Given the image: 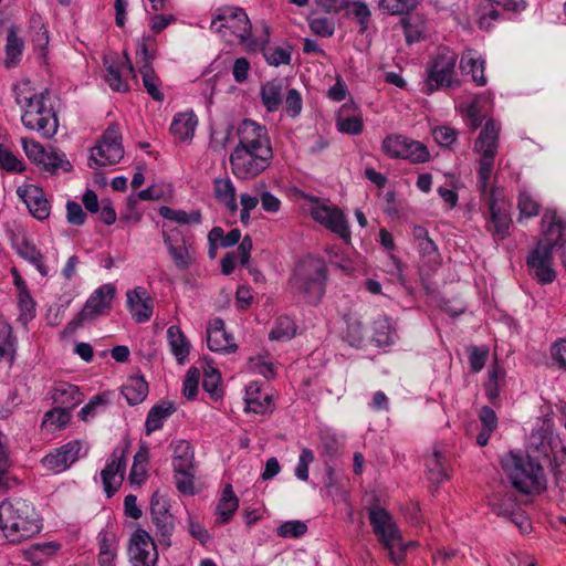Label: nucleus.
<instances>
[{
    "mask_svg": "<svg viewBox=\"0 0 566 566\" xmlns=\"http://www.w3.org/2000/svg\"><path fill=\"white\" fill-rule=\"evenodd\" d=\"M15 102L21 107V122L30 130L38 132L45 138L53 137L59 127V119L44 92L36 93L29 82L20 83L13 88Z\"/></svg>",
    "mask_w": 566,
    "mask_h": 566,
    "instance_id": "1",
    "label": "nucleus"
},
{
    "mask_svg": "<svg viewBox=\"0 0 566 566\" xmlns=\"http://www.w3.org/2000/svg\"><path fill=\"white\" fill-rule=\"evenodd\" d=\"M41 518L34 506L23 499H8L0 504V528L12 543L40 533Z\"/></svg>",
    "mask_w": 566,
    "mask_h": 566,
    "instance_id": "2",
    "label": "nucleus"
},
{
    "mask_svg": "<svg viewBox=\"0 0 566 566\" xmlns=\"http://www.w3.org/2000/svg\"><path fill=\"white\" fill-rule=\"evenodd\" d=\"M327 266L323 259L307 255L295 266L290 279L292 290L310 305H316L325 294Z\"/></svg>",
    "mask_w": 566,
    "mask_h": 566,
    "instance_id": "3",
    "label": "nucleus"
},
{
    "mask_svg": "<svg viewBox=\"0 0 566 566\" xmlns=\"http://www.w3.org/2000/svg\"><path fill=\"white\" fill-rule=\"evenodd\" d=\"M368 518L374 534L387 551L390 560L400 566L405 563L407 549L415 542H405L392 516L384 507L374 505L368 510Z\"/></svg>",
    "mask_w": 566,
    "mask_h": 566,
    "instance_id": "4",
    "label": "nucleus"
},
{
    "mask_svg": "<svg viewBox=\"0 0 566 566\" xmlns=\"http://www.w3.org/2000/svg\"><path fill=\"white\" fill-rule=\"evenodd\" d=\"M501 464L513 488L518 492L534 494L545 489L546 480L541 462L527 455L510 452L502 458Z\"/></svg>",
    "mask_w": 566,
    "mask_h": 566,
    "instance_id": "5",
    "label": "nucleus"
},
{
    "mask_svg": "<svg viewBox=\"0 0 566 566\" xmlns=\"http://www.w3.org/2000/svg\"><path fill=\"white\" fill-rule=\"evenodd\" d=\"M500 129V125L494 119H489L474 144V150L481 154L478 169V188L484 197L490 192L488 191V184L497 154Z\"/></svg>",
    "mask_w": 566,
    "mask_h": 566,
    "instance_id": "6",
    "label": "nucleus"
},
{
    "mask_svg": "<svg viewBox=\"0 0 566 566\" xmlns=\"http://www.w3.org/2000/svg\"><path fill=\"white\" fill-rule=\"evenodd\" d=\"M457 56L450 51H441L432 57L428 67V76L422 87L424 94H432L441 87L457 86L453 81Z\"/></svg>",
    "mask_w": 566,
    "mask_h": 566,
    "instance_id": "7",
    "label": "nucleus"
},
{
    "mask_svg": "<svg viewBox=\"0 0 566 566\" xmlns=\"http://www.w3.org/2000/svg\"><path fill=\"white\" fill-rule=\"evenodd\" d=\"M124 156L122 136L115 125H111L92 148L88 159L91 168L117 164Z\"/></svg>",
    "mask_w": 566,
    "mask_h": 566,
    "instance_id": "8",
    "label": "nucleus"
},
{
    "mask_svg": "<svg viewBox=\"0 0 566 566\" xmlns=\"http://www.w3.org/2000/svg\"><path fill=\"white\" fill-rule=\"evenodd\" d=\"M272 158L273 153L234 148L230 155L231 170L239 179H252L270 166Z\"/></svg>",
    "mask_w": 566,
    "mask_h": 566,
    "instance_id": "9",
    "label": "nucleus"
},
{
    "mask_svg": "<svg viewBox=\"0 0 566 566\" xmlns=\"http://www.w3.org/2000/svg\"><path fill=\"white\" fill-rule=\"evenodd\" d=\"M214 27L217 31H221L222 28L229 29L242 45L249 41V34L252 32V23L248 14L238 7L218 8L211 21V28Z\"/></svg>",
    "mask_w": 566,
    "mask_h": 566,
    "instance_id": "10",
    "label": "nucleus"
},
{
    "mask_svg": "<svg viewBox=\"0 0 566 566\" xmlns=\"http://www.w3.org/2000/svg\"><path fill=\"white\" fill-rule=\"evenodd\" d=\"M129 441L125 440L120 448H116L113 451L111 460L101 472L104 491L106 492L107 497H112L115 494L122 481L124 480L126 470V455L129 451Z\"/></svg>",
    "mask_w": 566,
    "mask_h": 566,
    "instance_id": "11",
    "label": "nucleus"
},
{
    "mask_svg": "<svg viewBox=\"0 0 566 566\" xmlns=\"http://www.w3.org/2000/svg\"><path fill=\"white\" fill-rule=\"evenodd\" d=\"M537 243L554 250L566 244V217L558 214L555 209H545L542 217L541 239Z\"/></svg>",
    "mask_w": 566,
    "mask_h": 566,
    "instance_id": "12",
    "label": "nucleus"
},
{
    "mask_svg": "<svg viewBox=\"0 0 566 566\" xmlns=\"http://www.w3.org/2000/svg\"><path fill=\"white\" fill-rule=\"evenodd\" d=\"M239 143L234 148L273 153L265 126L252 119H243L238 127Z\"/></svg>",
    "mask_w": 566,
    "mask_h": 566,
    "instance_id": "13",
    "label": "nucleus"
},
{
    "mask_svg": "<svg viewBox=\"0 0 566 566\" xmlns=\"http://www.w3.org/2000/svg\"><path fill=\"white\" fill-rule=\"evenodd\" d=\"M554 442L553 422L548 419H542L530 434L526 455L537 462L542 459H548Z\"/></svg>",
    "mask_w": 566,
    "mask_h": 566,
    "instance_id": "14",
    "label": "nucleus"
},
{
    "mask_svg": "<svg viewBox=\"0 0 566 566\" xmlns=\"http://www.w3.org/2000/svg\"><path fill=\"white\" fill-rule=\"evenodd\" d=\"M129 554L133 566H157V547L154 538L145 530L138 528L132 535Z\"/></svg>",
    "mask_w": 566,
    "mask_h": 566,
    "instance_id": "15",
    "label": "nucleus"
},
{
    "mask_svg": "<svg viewBox=\"0 0 566 566\" xmlns=\"http://www.w3.org/2000/svg\"><path fill=\"white\" fill-rule=\"evenodd\" d=\"M526 265L530 270V273L541 284H551L556 279V272L553 268V250L543 247V244L537 243L536 247L528 253L526 258Z\"/></svg>",
    "mask_w": 566,
    "mask_h": 566,
    "instance_id": "16",
    "label": "nucleus"
},
{
    "mask_svg": "<svg viewBox=\"0 0 566 566\" xmlns=\"http://www.w3.org/2000/svg\"><path fill=\"white\" fill-rule=\"evenodd\" d=\"M488 206L486 230L493 235L494 240H504L509 235L512 223L507 210L497 203L496 190L492 188L484 197Z\"/></svg>",
    "mask_w": 566,
    "mask_h": 566,
    "instance_id": "17",
    "label": "nucleus"
},
{
    "mask_svg": "<svg viewBox=\"0 0 566 566\" xmlns=\"http://www.w3.org/2000/svg\"><path fill=\"white\" fill-rule=\"evenodd\" d=\"M80 451L81 442L73 440L48 453L42 458L41 463L48 471L61 473L78 459Z\"/></svg>",
    "mask_w": 566,
    "mask_h": 566,
    "instance_id": "18",
    "label": "nucleus"
},
{
    "mask_svg": "<svg viewBox=\"0 0 566 566\" xmlns=\"http://www.w3.org/2000/svg\"><path fill=\"white\" fill-rule=\"evenodd\" d=\"M311 214L315 221L337 233L345 241L350 240L346 218L339 209L318 206L312 209Z\"/></svg>",
    "mask_w": 566,
    "mask_h": 566,
    "instance_id": "19",
    "label": "nucleus"
},
{
    "mask_svg": "<svg viewBox=\"0 0 566 566\" xmlns=\"http://www.w3.org/2000/svg\"><path fill=\"white\" fill-rule=\"evenodd\" d=\"M17 193L34 218L41 221L49 218L51 206L42 188L35 185H27L19 187Z\"/></svg>",
    "mask_w": 566,
    "mask_h": 566,
    "instance_id": "20",
    "label": "nucleus"
},
{
    "mask_svg": "<svg viewBox=\"0 0 566 566\" xmlns=\"http://www.w3.org/2000/svg\"><path fill=\"white\" fill-rule=\"evenodd\" d=\"M115 295V287L105 284L95 290L87 298L82 308V316L88 317L91 321L98 316L106 315L112 308V301Z\"/></svg>",
    "mask_w": 566,
    "mask_h": 566,
    "instance_id": "21",
    "label": "nucleus"
},
{
    "mask_svg": "<svg viewBox=\"0 0 566 566\" xmlns=\"http://www.w3.org/2000/svg\"><path fill=\"white\" fill-rule=\"evenodd\" d=\"M207 345L211 352L233 353L237 344L231 334L227 333L223 319L217 317L207 327Z\"/></svg>",
    "mask_w": 566,
    "mask_h": 566,
    "instance_id": "22",
    "label": "nucleus"
},
{
    "mask_svg": "<svg viewBox=\"0 0 566 566\" xmlns=\"http://www.w3.org/2000/svg\"><path fill=\"white\" fill-rule=\"evenodd\" d=\"M175 483L177 490L186 495L195 494V464L193 455L172 458Z\"/></svg>",
    "mask_w": 566,
    "mask_h": 566,
    "instance_id": "23",
    "label": "nucleus"
},
{
    "mask_svg": "<svg viewBox=\"0 0 566 566\" xmlns=\"http://www.w3.org/2000/svg\"><path fill=\"white\" fill-rule=\"evenodd\" d=\"M127 305L137 323L148 322L153 315V300L144 287H136L126 294Z\"/></svg>",
    "mask_w": 566,
    "mask_h": 566,
    "instance_id": "24",
    "label": "nucleus"
},
{
    "mask_svg": "<svg viewBox=\"0 0 566 566\" xmlns=\"http://www.w3.org/2000/svg\"><path fill=\"white\" fill-rule=\"evenodd\" d=\"M489 505L497 515L509 516L518 509L516 496L506 485L495 490L489 499Z\"/></svg>",
    "mask_w": 566,
    "mask_h": 566,
    "instance_id": "25",
    "label": "nucleus"
},
{
    "mask_svg": "<svg viewBox=\"0 0 566 566\" xmlns=\"http://www.w3.org/2000/svg\"><path fill=\"white\" fill-rule=\"evenodd\" d=\"M283 90L284 83L283 80L280 78L262 84L260 88L261 102L269 113L276 112L282 105Z\"/></svg>",
    "mask_w": 566,
    "mask_h": 566,
    "instance_id": "26",
    "label": "nucleus"
},
{
    "mask_svg": "<svg viewBox=\"0 0 566 566\" xmlns=\"http://www.w3.org/2000/svg\"><path fill=\"white\" fill-rule=\"evenodd\" d=\"M197 123V117L192 112L181 113L175 116L170 132L179 142H186L193 137Z\"/></svg>",
    "mask_w": 566,
    "mask_h": 566,
    "instance_id": "27",
    "label": "nucleus"
},
{
    "mask_svg": "<svg viewBox=\"0 0 566 566\" xmlns=\"http://www.w3.org/2000/svg\"><path fill=\"white\" fill-rule=\"evenodd\" d=\"M271 396L269 394H262L256 382H251L245 388V403L247 410L263 415L270 407Z\"/></svg>",
    "mask_w": 566,
    "mask_h": 566,
    "instance_id": "28",
    "label": "nucleus"
},
{
    "mask_svg": "<svg viewBox=\"0 0 566 566\" xmlns=\"http://www.w3.org/2000/svg\"><path fill=\"white\" fill-rule=\"evenodd\" d=\"M213 193L216 199L223 203L229 211L238 210L235 188L230 178H216L213 181Z\"/></svg>",
    "mask_w": 566,
    "mask_h": 566,
    "instance_id": "29",
    "label": "nucleus"
},
{
    "mask_svg": "<svg viewBox=\"0 0 566 566\" xmlns=\"http://www.w3.org/2000/svg\"><path fill=\"white\" fill-rule=\"evenodd\" d=\"M122 394L130 406L143 402L148 395V384L143 376L130 377L122 387Z\"/></svg>",
    "mask_w": 566,
    "mask_h": 566,
    "instance_id": "30",
    "label": "nucleus"
},
{
    "mask_svg": "<svg viewBox=\"0 0 566 566\" xmlns=\"http://www.w3.org/2000/svg\"><path fill=\"white\" fill-rule=\"evenodd\" d=\"M343 11L348 18H354L359 25V33L367 31L371 19V11L365 1L345 0Z\"/></svg>",
    "mask_w": 566,
    "mask_h": 566,
    "instance_id": "31",
    "label": "nucleus"
},
{
    "mask_svg": "<svg viewBox=\"0 0 566 566\" xmlns=\"http://www.w3.org/2000/svg\"><path fill=\"white\" fill-rule=\"evenodd\" d=\"M401 27L403 29L406 42L412 44L424 39L427 32L426 21L420 15L402 17Z\"/></svg>",
    "mask_w": 566,
    "mask_h": 566,
    "instance_id": "32",
    "label": "nucleus"
},
{
    "mask_svg": "<svg viewBox=\"0 0 566 566\" xmlns=\"http://www.w3.org/2000/svg\"><path fill=\"white\" fill-rule=\"evenodd\" d=\"M176 411L174 403L169 401H163L159 405L154 406L147 416L145 428L146 433L150 434L153 431L159 430L165 419Z\"/></svg>",
    "mask_w": 566,
    "mask_h": 566,
    "instance_id": "33",
    "label": "nucleus"
},
{
    "mask_svg": "<svg viewBox=\"0 0 566 566\" xmlns=\"http://www.w3.org/2000/svg\"><path fill=\"white\" fill-rule=\"evenodd\" d=\"M460 69L463 73L471 74L472 80L479 86L486 84V77L484 75V61L475 57L472 51L464 53L460 61Z\"/></svg>",
    "mask_w": 566,
    "mask_h": 566,
    "instance_id": "34",
    "label": "nucleus"
},
{
    "mask_svg": "<svg viewBox=\"0 0 566 566\" xmlns=\"http://www.w3.org/2000/svg\"><path fill=\"white\" fill-rule=\"evenodd\" d=\"M167 339L170 350L177 358L178 363L184 364L185 359L189 355V343L181 329L176 325L169 326L167 329Z\"/></svg>",
    "mask_w": 566,
    "mask_h": 566,
    "instance_id": "35",
    "label": "nucleus"
},
{
    "mask_svg": "<svg viewBox=\"0 0 566 566\" xmlns=\"http://www.w3.org/2000/svg\"><path fill=\"white\" fill-rule=\"evenodd\" d=\"M426 465L428 479L431 483L440 484L449 479L446 458L440 451L434 450L432 455L428 458Z\"/></svg>",
    "mask_w": 566,
    "mask_h": 566,
    "instance_id": "36",
    "label": "nucleus"
},
{
    "mask_svg": "<svg viewBox=\"0 0 566 566\" xmlns=\"http://www.w3.org/2000/svg\"><path fill=\"white\" fill-rule=\"evenodd\" d=\"M239 507V500L233 492L232 485L227 484L222 491V496L218 502L216 512L220 516L221 523H228Z\"/></svg>",
    "mask_w": 566,
    "mask_h": 566,
    "instance_id": "37",
    "label": "nucleus"
},
{
    "mask_svg": "<svg viewBox=\"0 0 566 566\" xmlns=\"http://www.w3.org/2000/svg\"><path fill=\"white\" fill-rule=\"evenodd\" d=\"M81 396L82 394L76 386L63 384L55 388L53 400L55 403L64 406L61 407L62 409H67L70 411L82 401Z\"/></svg>",
    "mask_w": 566,
    "mask_h": 566,
    "instance_id": "38",
    "label": "nucleus"
},
{
    "mask_svg": "<svg viewBox=\"0 0 566 566\" xmlns=\"http://www.w3.org/2000/svg\"><path fill=\"white\" fill-rule=\"evenodd\" d=\"M18 31L19 28L14 24H12L8 30L6 43L7 67L15 65L22 54L24 42L20 36H18Z\"/></svg>",
    "mask_w": 566,
    "mask_h": 566,
    "instance_id": "39",
    "label": "nucleus"
},
{
    "mask_svg": "<svg viewBox=\"0 0 566 566\" xmlns=\"http://www.w3.org/2000/svg\"><path fill=\"white\" fill-rule=\"evenodd\" d=\"M18 254L34 265L42 276L49 275V269L44 264L43 255L33 243L23 240L18 247Z\"/></svg>",
    "mask_w": 566,
    "mask_h": 566,
    "instance_id": "40",
    "label": "nucleus"
},
{
    "mask_svg": "<svg viewBox=\"0 0 566 566\" xmlns=\"http://www.w3.org/2000/svg\"><path fill=\"white\" fill-rule=\"evenodd\" d=\"M155 526V534L158 542L168 548L171 546V536L175 530L174 517L171 514L165 516H157L151 518Z\"/></svg>",
    "mask_w": 566,
    "mask_h": 566,
    "instance_id": "41",
    "label": "nucleus"
},
{
    "mask_svg": "<svg viewBox=\"0 0 566 566\" xmlns=\"http://www.w3.org/2000/svg\"><path fill=\"white\" fill-rule=\"evenodd\" d=\"M505 370L495 361L489 374V380L484 384V390L490 402L495 406L500 397V387L504 381Z\"/></svg>",
    "mask_w": 566,
    "mask_h": 566,
    "instance_id": "42",
    "label": "nucleus"
},
{
    "mask_svg": "<svg viewBox=\"0 0 566 566\" xmlns=\"http://www.w3.org/2000/svg\"><path fill=\"white\" fill-rule=\"evenodd\" d=\"M139 72L142 74L143 84L147 93L155 101L161 102L164 99V95L159 90V78L155 75V71L147 60L144 64L140 65Z\"/></svg>",
    "mask_w": 566,
    "mask_h": 566,
    "instance_id": "43",
    "label": "nucleus"
},
{
    "mask_svg": "<svg viewBox=\"0 0 566 566\" xmlns=\"http://www.w3.org/2000/svg\"><path fill=\"white\" fill-rule=\"evenodd\" d=\"M36 165L41 166L44 171L51 174L56 172L59 168L66 172L72 170V165L65 159V156L53 150H45L44 156L40 158Z\"/></svg>",
    "mask_w": 566,
    "mask_h": 566,
    "instance_id": "44",
    "label": "nucleus"
},
{
    "mask_svg": "<svg viewBox=\"0 0 566 566\" xmlns=\"http://www.w3.org/2000/svg\"><path fill=\"white\" fill-rule=\"evenodd\" d=\"M159 214L170 221H175L179 224L199 223L201 220V213L199 210H193L190 213L184 210H175L170 207L163 206L159 208Z\"/></svg>",
    "mask_w": 566,
    "mask_h": 566,
    "instance_id": "45",
    "label": "nucleus"
},
{
    "mask_svg": "<svg viewBox=\"0 0 566 566\" xmlns=\"http://www.w3.org/2000/svg\"><path fill=\"white\" fill-rule=\"evenodd\" d=\"M407 144H408V138H406L401 135H390L384 139L382 150L390 158L406 159L407 151H408Z\"/></svg>",
    "mask_w": 566,
    "mask_h": 566,
    "instance_id": "46",
    "label": "nucleus"
},
{
    "mask_svg": "<svg viewBox=\"0 0 566 566\" xmlns=\"http://www.w3.org/2000/svg\"><path fill=\"white\" fill-rule=\"evenodd\" d=\"M396 332L387 318L378 319L374 324L373 339L378 346H388L395 342Z\"/></svg>",
    "mask_w": 566,
    "mask_h": 566,
    "instance_id": "47",
    "label": "nucleus"
},
{
    "mask_svg": "<svg viewBox=\"0 0 566 566\" xmlns=\"http://www.w3.org/2000/svg\"><path fill=\"white\" fill-rule=\"evenodd\" d=\"M18 307L20 311L19 321L23 322V324H28L35 317L36 303L29 290H22L18 293Z\"/></svg>",
    "mask_w": 566,
    "mask_h": 566,
    "instance_id": "48",
    "label": "nucleus"
},
{
    "mask_svg": "<svg viewBox=\"0 0 566 566\" xmlns=\"http://www.w3.org/2000/svg\"><path fill=\"white\" fill-rule=\"evenodd\" d=\"M417 4V0H379V9L391 15L408 14Z\"/></svg>",
    "mask_w": 566,
    "mask_h": 566,
    "instance_id": "49",
    "label": "nucleus"
},
{
    "mask_svg": "<svg viewBox=\"0 0 566 566\" xmlns=\"http://www.w3.org/2000/svg\"><path fill=\"white\" fill-rule=\"evenodd\" d=\"M71 420V412L61 407L53 408L45 412L42 426H51L54 430L64 428Z\"/></svg>",
    "mask_w": 566,
    "mask_h": 566,
    "instance_id": "50",
    "label": "nucleus"
},
{
    "mask_svg": "<svg viewBox=\"0 0 566 566\" xmlns=\"http://www.w3.org/2000/svg\"><path fill=\"white\" fill-rule=\"evenodd\" d=\"M517 207L520 217L532 218L538 214L541 205L527 191H522L518 195Z\"/></svg>",
    "mask_w": 566,
    "mask_h": 566,
    "instance_id": "51",
    "label": "nucleus"
},
{
    "mask_svg": "<svg viewBox=\"0 0 566 566\" xmlns=\"http://www.w3.org/2000/svg\"><path fill=\"white\" fill-rule=\"evenodd\" d=\"M0 167L8 172H22L25 170L24 164L2 144H0Z\"/></svg>",
    "mask_w": 566,
    "mask_h": 566,
    "instance_id": "52",
    "label": "nucleus"
},
{
    "mask_svg": "<svg viewBox=\"0 0 566 566\" xmlns=\"http://www.w3.org/2000/svg\"><path fill=\"white\" fill-rule=\"evenodd\" d=\"M492 3V0H485L483 4V13L479 19L480 29L490 30L494 22L504 19L501 11Z\"/></svg>",
    "mask_w": 566,
    "mask_h": 566,
    "instance_id": "53",
    "label": "nucleus"
},
{
    "mask_svg": "<svg viewBox=\"0 0 566 566\" xmlns=\"http://www.w3.org/2000/svg\"><path fill=\"white\" fill-rule=\"evenodd\" d=\"M220 381L221 376L217 369L210 368L205 371L202 387L213 400H218L222 395L221 389L219 388Z\"/></svg>",
    "mask_w": 566,
    "mask_h": 566,
    "instance_id": "54",
    "label": "nucleus"
},
{
    "mask_svg": "<svg viewBox=\"0 0 566 566\" xmlns=\"http://www.w3.org/2000/svg\"><path fill=\"white\" fill-rule=\"evenodd\" d=\"M295 325L289 317L277 319L276 326L271 331L270 338L275 340H289L295 335Z\"/></svg>",
    "mask_w": 566,
    "mask_h": 566,
    "instance_id": "55",
    "label": "nucleus"
},
{
    "mask_svg": "<svg viewBox=\"0 0 566 566\" xmlns=\"http://www.w3.org/2000/svg\"><path fill=\"white\" fill-rule=\"evenodd\" d=\"M307 531V526L302 521H286L282 523L276 533L281 537L297 538L304 535Z\"/></svg>",
    "mask_w": 566,
    "mask_h": 566,
    "instance_id": "56",
    "label": "nucleus"
},
{
    "mask_svg": "<svg viewBox=\"0 0 566 566\" xmlns=\"http://www.w3.org/2000/svg\"><path fill=\"white\" fill-rule=\"evenodd\" d=\"M407 148L408 151L406 159L410 160L413 164L426 163L430 158V154L427 147L420 142L408 139Z\"/></svg>",
    "mask_w": 566,
    "mask_h": 566,
    "instance_id": "57",
    "label": "nucleus"
},
{
    "mask_svg": "<svg viewBox=\"0 0 566 566\" xmlns=\"http://www.w3.org/2000/svg\"><path fill=\"white\" fill-rule=\"evenodd\" d=\"M489 357V348L485 346L478 347L471 346L469 348V364L473 373H479L483 369Z\"/></svg>",
    "mask_w": 566,
    "mask_h": 566,
    "instance_id": "58",
    "label": "nucleus"
},
{
    "mask_svg": "<svg viewBox=\"0 0 566 566\" xmlns=\"http://www.w3.org/2000/svg\"><path fill=\"white\" fill-rule=\"evenodd\" d=\"M199 380H200L199 370L195 367H191L187 371L185 380H184V396L187 399L192 400L196 398V396L198 394Z\"/></svg>",
    "mask_w": 566,
    "mask_h": 566,
    "instance_id": "59",
    "label": "nucleus"
},
{
    "mask_svg": "<svg viewBox=\"0 0 566 566\" xmlns=\"http://www.w3.org/2000/svg\"><path fill=\"white\" fill-rule=\"evenodd\" d=\"M169 254L175 263V265L181 270H187L190 264L192 263V258L188 251V248L186 244L176 245L175 248H171L169 251Z\"/></svg>",
    "mask_w": 566,
    "mask_h": 566,
    "instance_id": "60",
    "label": "nucleus"
},
{
    "mask_svg": "<svg viewBox=\"0 0 566 566\" xmlns=\"http://www.w3.org/2000/svg\"><path fill=\"white\" fill-rule=\"evenodd\" d=\"M308 24L311 30L319 36L329 38L334 34V22L326 17L312 18Z\"/></svg>",
    "mask_w": 566,
    "mask_h": 566,
    "instance_id": "61",
    "label": "nucleus"
},
{
    "mask_svg": "<svg viewBox=\"0 0 566 566\" xmlns=\"http://www.w3.org/2000/svg\"><path fill=\"white\" fill-rule=\"evenodd\" d=\"M338 130L342 133L358 135L363 130V120L357 116L342 117L337 119Z\"/></svg>",
    "mask_w": 566,
    "mask_h": 566,
    "instance_id": "62",
    "label": "nucleus"
},
{
    "mask_svg": "<svg viewBox=\"0 0 566 566\" xmlns=\"http://www.w3.org/2000/svg\"><path fill=\"white\" fill-rule=\"evenodd\" d=\"M434 140L444 147L451 146L458 138V132L449 126H440L433 129Z\"/></svg>",
    "mask_w": 566,
    "mask_h": 566,
    "instance_id": "63",
    "label": "nucleus"
},
{
    "mask_svg": "<svg viewBox=\"0 0 566 566\" xmlns=\"http://www.w3.org/2000/svg\"><path fill=\"white\" fill-rule=\"evenodd\" d=\"M551 356L554 364L566 371V339H560L552 345Z\"/></svg>",
    "mask_w": 566,
    "mask_h": 566,
    "instance_id": "64",
    "label": "nucleus"
}]
</instances>
